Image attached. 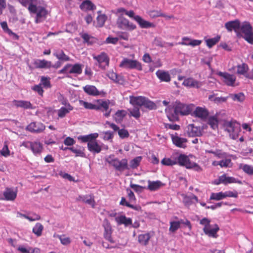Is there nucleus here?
I'll list each match as a JSON object with an SVG mask.
<instances>
[{"label":"nucleus","instance_id":"1","mask_svg":"<svg viewBox=\"0 0 253 253\" xmlns=\"http://www.w3.org/2000/svg\"><path fill=\"white\" fill-rule=\"evenodd\" d=\"M177 164L179 166L185 167L188 169H193L197 171H201L202 168L195 162H192L190 160L188 156L184 154H180L177 158Z\"/></svg>","mask_w":253,"mask_h":253},{"label":"nucleus","instance_id":"2","mask_svg":"<svg viewBox=\"0 0 253 253\" xmlns=\"http://www.w3.org/2000/svg\"><path fill=\"white\" fill-rule=\"evenodd\" d=\"M173 107L174 109V114L172 115V117L176 120H177L179 115L182 116L187 115L191 111V109L189 105L182 103L178 101L174 102Z\"/></svg>","mask_w":253,"mask_h":253},{"label":"nucleus","instance_id":"3","mask_svg":"<svg viewBox=\"0 0 253 253\" xmlns=\"http://www.w3.org/2000/svg\"><path fill=\"white\" fill-rule=\"evenodd\" d=\"M224 125L226 130L229 133L231 138L234 140L237 139L241 131L239 125L236 121H228L225 122Z\"/></svg>","mask_w":253,"mask_h":253},{"label":"nucleus","instance_id":"4","mask_svg":"<svg viewBox=\"0 0 253 253\" xmlns=\"http://www.w3.org/2000/svg\"><path fill=\"white\" fill-rule=\"evenodd\" d=\"M107 161L118 171H123L126 169H129L128 161L126 159H123L120 160L118 158H114L108 159Z\"/></svg>","mask_w":253,"mask_h":253},{"label":"nucleus","instance_id":"5","mask_svg":"<svg viewBox=\"0 0 253 253\" xmlns=\"http://www.w3.org/2000/svg\"><path fill=\"white\" fill-rule=\"evenodd\" d=\"M119 66L121 68L130 69H136L138 71L142 70L141 63L136 60H131L126 58H124L120 63Z\"/></svg>","mask_w":253,"mask_h":253},{"label":"nucleus","instance_id":"6","mask_svg":"<svg viewBox=\"0 0 253 253\" xmlns=\"http://www.w3.org/2000/svg\"><path fill=\"white\" fill-rule=\"evenodd\" d=\"M240 30L244 34V39L249 43H253V31L250 24L245 22L240 25Z\"/></svg>","mask_w":253,"mask_h":253},{"label":"nucleus","instance_id":"7","mask_svg":"<svg viewBox=\"0 0 253 253\" xmlns=\"http://www.w3.org/2000/svg\"><path fill=\"white\" fill-rule=\"evenodd\" d=\"M95 110H100L104 113L106 117H108L110 115L111 109H109V100H104L103 99H98L96 101Z\"/></svg>","mask_w":253,"mask_h":253},{"label":"nucleus","instance_id":"8","mask_svg":"<svg viewBox=\"0 0 253 253\" xmlns=\"http://www.w3.org/2000/svg\"><path fill=\"white\" fill-rule=\"evenodd\" d=\"M94 60L97 61L96 65L102 69H105L107 67L109 66L110 59L107 54L104 52H101L99 55H93Z\"/></svg>","mask_w":253,"mask_h":253},{"label":"nucleus","instance_id":"9","mask_svg":"<svg viewBox=\"0 0 253 253\" xmlns=\"http://www.w3.org/2000/svg\"><path fill=\"white\" fill-rule=\"evenodd\" d=\"M22 145L27 148H30L32 151L35 155L40 154L43 150L42 144L40 142L38 141L24 142L22 143Z\"/></svg>","mask_w":253,"mask_h":253},{"label":"nucleus","instance_id":"10","mask_svg":"<svg viewBox=\"0 0 253 253\" xmlns=\"http://www.w3.org/2000/svg\"><path fill=\"white\" fill-rule=\"evenodd\" d=\"M117 24L119 28L124 30L132 31L136 28L135 24L129 21L124 17H119L117 21Z\"/></svg>","mask_w":253,"mask_h":253},{"label":"nucleus","instance_id":"11","mask_svg":"<svg viewBox=\"0 0 253 253\" xmlns=\"http://www.w3.org/2000/svg\"><path fill=\"white\" fill-rule=\"evenodd\" d=\"M45 129V125L40 122H33L29 124L26 127V129L31 132L40 133Z\"/></svg>","mask_w":253,"mask_h":253},{"label":"nucleus","instance_id":"12","mask_svg":"<svg viewBox=\"0 0 253 253\" xmlns=\"http://www.w3.org/2000/svg\"><path fill=\"white\" fill-rule=\"evenodd\" d=\"M217 75L221 78L222 82L226 85L231 86H234L236 78L234 75L222 72H218Z\"/></svg>","mask_w":253,"mask_h":253},{"label":"nucleus","instance_id":"13","mask_svg":"<svg viewBox=\"0 0 253 253\" xmlns=\"http://www.w3.org/2000/svg\"><path fill=\"white\" fill-rule=\"evenodd\" d=\"M186 133L189 137H198L202 135V131L200 127L189 124L186 128Z\"/></svg>","mask_w":253,"mask_h":253},{"label":"nucleus","instance_id":"14","mask_svg":"<svg viewBox=\"0 0 253 253\" xmlns=\"http://www.w3.org/2000/svg\"><path fill=\"white\" fill-rule=\"evenodd\" d=\"M170 137L173 144L178 148H185L186 147L187 139L185 138L180 137L177 133L174 134H170Z\"/></svg>","mask_w":253,"mask_h":253},{"label":"nucleus","instance_id":"15","mask_svg":"<svg viewBox=\"0 0 253 253\" xmlns=\"http://www.w3.org/2000/svg\"><path fill=\"white\" fill-rule=\"evenodd\" d=\"M103 226L104 229L103 233L104 238L111 243H114L115 242L112 237L113 229L110 222L107 220L104 223Z\"/></svg>","mask_w":253,"mask_h":253},{"label":"nucleus","instance_id":"16","mask_svg":"<svg viewBox=\"0 0 253 253\" xmlns=\"http://www.w3.org/2000/svg\"><path fill=\"white\" fill-rule=\"evenodd\" d=\"M238 182L241 183V181L237 182L236 178L233 177L227 176L226 174H223L222 175L219 176L218 179L215 181V184L219 185V184L222 183L224 185H227L230 183H237Z\"/></svg>","mask_w":253,"mask_h":253},{"label":"nucleus","instance_id":"17","mask_svg":"<svg viewBox=\"0 0 253 253\" xmlns=\"http://www.w3.org/2000/svg\"><path fill=\"white\" fill-rule=\"evenodd\" d=\"M219 230L217 224H215L213 225H210L208 227H204L203 231L205 234L210 237L216 238L217 237V232Z\"/></svg>","mask_w":253,"mask_h":253},{"label":"nucleus","instance_id":"18","mask_svg":"<svg viewBox=\"0 0 253 253\" xmlns=\"http://www.w3.org/2000/svg\"><path fill=\"white\" fill-rule=\"evenodd\" d=\"M182 84L187 87H195L197 88H200L202 85V84L200 82L192 78H188L185 79L184 80Z\"/></svg>","mask_w":253,"mask_h":253},{"label":"nucleus","instance_id":"19","mask_svg":"<svg viewBox=\"0 0 253 253\" xmlns=\"http://www.w3.org/2000/svg\"><path fill=\"white\" fill-rule=\"evenodd\" d=\"M208 124L213 130L218 129V115L216 113L213 116H210L208 118Z\"/></svg>","mask_w":253,"mask_h":253},{"label":"nucleus","instance_id":"20","mask_svg":"<svg viewBox=\"0 0 253 253\" xmlns=\"http://www.w3.org/2000/svg\"><path fill=\"white\" fill-rule=\"evenodd\" d=\"M87 148L90 152L97 154L100 153L102 150L101 146L97 143L96 139L87 143Z\"/></svg>","mask_w":253,"mask_h":253},{"label":"nucleus","instance_id":"21","mask_svg":"<svg viewBox=\"0 0 253 253\" xmlns=\"http://www.w3.org/2000/svg\"><path fill=\"white\" fill-rule=\"evenodd\" d=\"M201 42L202 41L201 40H191L188 37H185L182 38V41L179 44L184 45H190L194 47L199 45Z\"/></svg>","mask_w":253,"mask_h":253},{"label":"nucleus","instance_id":"22","mask_svg":"<svg viewBox=\"0 0 253 253\" xmlns=\"http://www.w3.org/2000/svg\"><path fill=\"white\" fill-rule=\"evenodd\" d=\"M83 88L84 91L89 95L95 96L100 94L99 91L94 85L87 84Z\"/></svg>","mask_w":253,"mask_h":253},{"label":"nucleus","instance_id":"23","mask_svg":"<svg viewBox=\"0 0 253 253\" xmlns=\"http://www.w3.org/2000/svg\"><path fill=\"white\" fill-rule=\"evenodd\" d=\"M3 195L5 200L7 201H13L16 198L17 191H14L10 188H6Z\"/></svg>","mask_w":253,"mask_h":253},{"label":"nucleus","instance_id":"24","mask_svg":"<svg viewBox=\"0 0 253 253\" xmlns=\"http://www.w3.org/2000/svg\"><path fill=\"white\" fill-rule=\"evenodd\" d=\"M225 27L229 31L234 30L235 32H238L240 30V23L237 20L229 21L225 24Z\"/></svg>","mask_w":253,"mask_h":253},{"label":"nucleus","instance_id":"25","mask_svg":"<svg viewBox=\"0 0 253 253\" xmlns=\"http://www.w3.org/2000/svg\"><path fill=\"white\" fill-rule=\"evenodd\" d=\"M13 104L16 107L22 108L24 109H32V105L29 101L14 100Z\"/></svg>","mask_w":253,"mask_h":253},{"label":"nucleus","instance_id":"26","mask_svg":"<svg viewBox=\"0 0 253 253\" xmlns=\"http://www.w3.org/2000/svg\"><path fill=\"white\" fill-rule=\"evenodd\" d=\"M98 137L97 133H90L85 135H80L78 137V139L83 143H90L94 139H96Z\"/></svg>","mask_w":253,"mask_h":253},{"label":"nucleus","instance_id":"27","mask_svg":"<svg viewBox=\"0 0 253 253\" xmlns=\"http://www.w3.org/2000/svg\"><path fill=\"white\" fill-rule=\"evenodd\" d=\"M34 65L36 68L42 69V68H50L52 66L51 61H47L45 59L43 60H36L34 61Z\"/></svg>","mask_w":253,"mask_h":253},{"label":"nucleus","instance_id":"28","mask_svg":"<svg viewBox=\"0 0 253 253\" xmlns=\"http://www.w3.org/2000/svg\"><path fill=\"white\" fill-rule=\"evenodd\" d=\"M195 115L201 119L205 120L209 116V112L207 109L200 107H197L194 111Z\"/></svg>","mask_w":253,"mask_h":253},{"label":"nucleus","instance_id":"29","mask_svg":"<svg viewBox=\"0 0 253 253\" xmlns=\"http://www.w3.org/2000/svg\"><path fill=\"white\" fill-rule=\"evenodd\" d=\"M156 75L158 78L162 82H169L170 81L171 78L169 73L163 70H159Z\"/></svg>","mask_w":253,"mask_h":253},{"label":"nucleus","instance_id":"30","mask_svg":"<svg viewBox=\"0 0 253 253\" xmlns=\"http://www.w3.org/2000/svg\"><path fill=\"white\" fill-rule=\"evenodd\" d=\"M77 200L82 201L84 203L90 205L92 207H94L95 205V201L93 196L91 195L81 196L80 195L77 198Z\"/></svg>","mask_w":253,"mask_h":253},{"label":"nucleus","instance_id":"31","mask_svg":"<svg viewBox=\"0 0 253 253\" xmlns=\"http://www.w3.org/2000/svg\"><path fill=\"white\" fill-rule=\"evenodd\" d=\"M151 237L150 233L140 234L138 236V241L142 246H147Z\"/></svg>","mask_w":253,"mask_h":253},{"label":"nucleus","instance_id":"32","mask_svg":"<svg viewBox=\"0 0 253 253\" xmlns=\"http://www.w3.org/2000/svg\"><path fill=\"white\" fill-rule=\"evenodd\" d=\"M116 221L119 225L124 224L127 226L132 224V220L130 218H127L125 215H121L115 218Z\"/></svg>","mask_w":253,"mask_h":253},{"label":"nucleus","instance_id":"33","mask_svg":"<svg viewBox=\"0 0 253 253\" xmlns=\"http://www.w3.org/2000/svg\"><path fill=\"white\" fill-rule=\"evenodd\" d=\"M145 97L143 96H133L129 97V103L133 106H142Z\"/></svg>","mask_w":253,"mask_h":253},{"label":"nucleus","instance_id":"34","mask_svg":"<svg viewBox=\"0 0 253 253\" xmlns=\"http://www.w3.org/2000/svg\"><path fill=\"white\" fill-rule=\"evenodd\" d=\"M81 37L84 40V43L88 45H91L96 42V39L88 35L87 33H83L80 34Z\"/></svg>","mask_w":253,"mask_h":253},{"label":"nucleus","instance_id":"35","mask_svg":"<svg viewBox=\"0 0 253 253\" xmlns=\"http://www.w3.org/2000/svg\"><path fill=\"white\" fill-rule=\"evenodd\" d=\"M107 76L110 80H112L115 83L122 84L124 82L122 77L118 75L113 71H109L107 74Z\"/></svg>","mask_w":253,"mask_h":253},{"label":"nucleus","instance_id":"36","mask_svg":"<svg viewBox=\"0 0 253 253\" xmlns=\"http://www.w3.org/2000/svg\"><path fill=\"white\" fill-rule=\"evenodd\" d=\"M148 185L147 189L150 191H153L158 190L163 185L162 182L160 181H152L151 180L148 181Z\"/></svg>","mask_w":253,"mask_h":253},{"label":"nucleus","instance_id":"37","mask_svg":"<svg viewBox=\"0 0 253 253\" xmlns=\"http://www.w3.org/2000/svg\"><path fill=\"white\" fill-rule=\"evenodd\" d=\"M73 110V107L70 104H67V107H62L58 111V116L59 118H63L66 114H68L70 111Z\"/></svg>","mask_w":253,"mask_h":253},{"label":"nucleus","instance_id":"38","mask_svg":"<svg viewBox=\"0 0 253 253\" xmlns=\"http://www.w3.org/2000/svg\"><path fill=\"white\" fill-rule=\"evenodd\" d=\"M112 14L120 15V16H123L124 15H126L127 16H134V12L133 11H127L126 9L123 7L119 8L116 10H112Z\"/></svg>","mask_w":253,"mask_h":253},{"label":"nucleus","instance_id":"39","mask_svg":"<svg viewBox=\"0 0 253 253\" xmlns=\"http://www.w3.org/2000/svg\"><path fill=\"white\" fill-rule=\"evenodd\" d=\"M135 21H136L139 24L140 26L142 28H147L149 27H154V25L152 23L148 22L143 19L141 17H133Z\"/></svg>","mask_w":253,"mask_h":253},{"label":"nucleus","instance_id":"40","mask_svg":"<svg viewBox=\"0 0 253 253\" xmlns=\"http://www.w3.org/2000/svg\"><path fill=\"white\" fill-rule=\"evenodd\" d=\"M80 8L83 10H93L96 8V6L91 1L86 0L82 3Z\"/></svg>","mask_w":253,"mask_h":253},{"label":"nucleus","instance_id":"41","mask_svg":"<svg viewBox=\"0 0 253 253\" xmlns=\"http://www.w3.org/2000/svg\"><path fill=\"white\" fill-rule=\"evenodd\" d=\"M53 55L58 59L63 61H68L70 59V57L66 55L62 50L57 51L53 53Z\"/></svg>","mask_w":253,"mask_h":253},{"label":"nucleus","instance_id":"42","mask_svg":"<svg viewBox=\"0 0 253 253\" xmlns=\"http://www.w3.org/2000/svg\"><path fill=\"white\" fill-rule=\"evenodd\" d=\"M239 169H242L245 173L248 175H253V166L248 164H241L239 165Z\"/></svg>","mask_w":253,"mask_h":253},{"label":"nucleus","instance_id":"43","mask_svg":"<svg viewBox=\"0 0 253 253\" xmlns=\"http://www.w3.org/2000/svg\"><path fill=\"white\" fill-rule=\"evenodd\" d=\"M82 65L80 64L77 63L74 65L71 64L70 74H74L80 75L82 74Z\"/></svg>","mask_w":253,"mask_h":253},{"label":"nucleus","instance_id":"44","mask_svg":"<svg viewBox=\"0 0 253 253\" xmlns=\"http://www.w3.org/2000/svg\"><path fill=\"white\" fill-rule=\"evenodd\" d=\"M193 200H195L196 202H198L197 197L195 195H193L192 197L184 196L183 200V203L185 206L189 207L193 204Z\"/></svg>","mask_w":253,"mask_h":253},{"label":"nucleus","instance_id":"45","mask_svg":"<svg viewBox=\"0 0 253 253\" xmlns=\"http://www.w3.org/2000/svg\"><path fill=\"white\" fill-rule=\"evenodd\" d=\"M43 230V225L40 223H37L33 228V232L38 237L41 236Z\"/></svg>","mask_w":253,"mask_h":253},{"label":"nucleus","instance_id":"46","mask_svg":"<svg viewBox=\"0 0 253 253\" xmlns=\"http://www.w3.org/2000/svg\"><path fill=\"white\" fill-rule=\"evenodd\" d=\"M220 39V36H217L216 37H215L213 38L209 39L206 41L207 45L209 48H211L213 45L216 44L219 41Z\"/></svg>","mask_w":253,"mask_h":253},{"label":"nucleus","instance_id":"47","mask_svg":"<svg viewBox=\"0 0 253 253\" xmlns=\"http://www.w3.org/2000/svg\"><path fill=\"white\" fill-rule=\"evenodd\" d=\"M208 153L213 154L215 157L218 159H223L226 157V153L223 152L220 150H216V151L208 150L207 151Z\"/></svg>","mask_w":253,"mask_h":253},{"label":"nucleus","instance_id":"48","mask_svg":"<svg viewBox=\"0 0 253 253\" xmlns=\"http://www.w3.org/2000/svg\"><path fill=\"white\" fill-rule=\"evenodd\" d=\"M79 103L80 105L84 106V108L86 109L95 110L96 103L95 104H92L83 100H80Z\"/></svg>","mask_w":253,"mask_h":253},{"label":"nucleus","instance_id":"49","mask_svg":"<svg viewBox=\"0 0 253 253\" xmlns=\"http://www.w3.org/2000/svg\"><path fill=\"white\" fill-rule=\"evenodd\" d=\"M224 198V193L222 192H220L218 193H211L210 199L219 201Z\"/></svg>","mask_w":253,"mask_h":253},{"label":"nucleus","instance_id":"50","mask_svg":"<svg viewBox=\"0 0 253 253\" xmlns=\"http://www.w3.org/2000/svg\"><path fill=\"white\" fill-rule=\"evenodd\" d=\"M69 150L71 151L73 153L76 154V157H85V154L84 152V149L80 147L79 149L76 148L75 147H70V148H68Z\"/></svg>","mask_w":253,"mask_h":253},{"label":"nucleus","instance_id":"51","mask_svg":"<svg viewBox=\"0 0 253 253\" xmlns=\"http://www.w3.org/2000/svg\"><path fill=\"white\" fill-rule=\"evenodd\" d=\"M17 250L22 253H39V250L37 249H26L23 246H19Z\"/></svg>","mask_w":253,"mask_h":253},{"label":"nucleus","instance_id":"52","mask_svg":"<svg viewBox=\"0 0 253 253\" xmlns=\"http://www.w3.org/2000/svg\"><path fill=\"white\" fill-rule=\"evenodd\" d=\"M161 163L165 166H171L177 164V160L176 159H172L165 158L162 160Z\"/></svg>","mask_w":253,"mask_h":253},{"label":"nucleus","instance_id":"53","mask_svg":"<svg viewBox=\"0 0 253 253\" xmlns=\"http://www.w3.org/2000/svg\"><path fill=\"white\" fill-rule=\"evenodd\" d=\"M230 96L233 100L237 101L240 102L244 101L245 99L244 93L242 92H240L237 94H231Z\"/></svg>","mask_w":253,"mask_h":253},{"label":"nucleus","instance_id":"54","mask_svg":"<svg viewBox=\"0 0 253 253\" xmlns=\"http://www.w3.org/2000/svg\"><path fill=\"white\" fill-rule=\"evenodd\" d=\"M0 25H1V27L2 29L4 31V32H5V33H7L9 35H14V36H15L16 37L17 39H18V36L16 34L12 32V31L8 28L6 22H1Z\"/></svg>","mask_w":253,"mask_h":253},{"label":"nucleus","instance_id":"55","mask_svg":"<svg viewBox=\"0 0 253 253\" xmlns=\"http://www.w3.org/2000/svg\"><path fill=\"white\" fill-rule=\"evenodd\" d=\"M126 112L125 110H118L115 115V119L116 121L120 122L126 116Z\"/></svg>","mask_w":253,"mask_h":253},{"label":"nucleus","instance_id":"56","mask_svg":"<svg viewBox=\"0 0 253 253\" xmlns=\"http://www.w3.org/2000/svg\"><path fill=\"white\" fill-rule=\"evenodd\" d=\"M180 227V221H171L170 222V227L169 228V231L172 233H174Z\"/></svg>","mask_w":253,"mask_h":253},{"label":"nucleus","instance_id":"57","mask_svg":"<svg viewBox=\"0 0 253 253\" xmlns=\"http://www.w3.org/2000/svg\"><path fill=\"white\" fill-rule=\"evenodd\" d=\"M143 106L145 108H148L150 110H152L156 108V104L153 102L149 100L146 97L144 98L143 101Z\"/></svg>","mask_w":253,"mask_h":253},{"label":"nucleus","instance_id":"58","mask_svg":"<svg viewBox=\"0 0 253 253\" xmlns=\"http://www.w3.org/2000/svg\"><path fill=\"white\" fill-rule=\"evenodd\" d=\"M128 111L130 115L133 116L136 119H138L140 117L141 114L139 108L135 107L132 109H128Z\"/></svg>","mask_w":253,"mask_h":253},{"label":"nucleus","instance_id":"59","mask_svg":"<svg viewBox=\"0 0 253 253\" xmlns=\"http://www.w3.org/2000/svg\"><path fill=\"white\" fill-rule=\"evenodd\" d=\"M141 159V157H137L131 160L130 162V168L133 169L137 168L140 164Z\"/></svg>","mask_w":253,"mask_h":253},{"label":"nucleus","instance_id":"60","mask_svg":"<svg viewBox=\"0 0 253 253\" xmlns=\"http://www.w3.org/2000/svg\"><path fill=\"white\" fill-rule=\"evenodd\" d=\"M106 21V17H96V21H94L93 25L95 27H102Z\"/></svg>","mask_w":253,"mask_h":253},{"label":"nucleus","instance_id":"61","mask_svg":"<svg viewBox=\"0 0 253 253\" xmlns=\"http://www.w3.org/2000/svg\"><path fill=\"white\" fill-rule=\"evenodd\" d=\"M58 238L59 239L61 244L63 245H68L71 242V239L68 237H66L65 235L59 236Z\"/></svg>","mask_w":253,"mask_h":253},{"label":"nucleus","instance_id":"62","mask_svg":"<svg viewBox=\"0 0 253 253\" xmlns=\"http://www.w3.org/2000/svg\"><path fill=\"white\" fill-rule=\"evenodd\" d=\"M224 193V198L233 197L237 198L238 197V193L236 190L227 191Z\"/></svg>","mask_w":253,"mask_h":253},{"label":"nucleus","instance_id":"63","mask_svg":"<svg viewBox=\"0 0 253 253\" xmlns=\"http://www.w3.org/2000/svg\"><path fill=\"white\" fill-rule=\"evenodd\" d=\"M118 135L121 138L124 139L128 137L129 134L126 129L122 128L119 130Z\"/></svg>","mask_w":253,"mask_h":253},{"label":"nucleus","instance_id":"64","mask_svg":"<svg viewBox=\"0 0 253 253\" xmlns=\"http://www.w3.org/2000/svg\"><path fill=\"white\" fill-rule=\"evenodd\" d=\"M71 64H66L63 69L58 71V74H70Z\"/></svg>","mask_w":253,"mask_h":253}]
</instances>
